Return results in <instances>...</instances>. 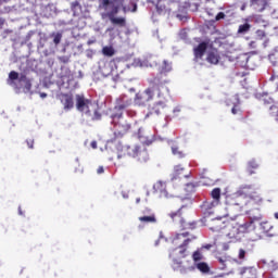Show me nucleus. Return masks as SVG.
Returning <instances> with one entry per match:
<instances>
[{"mask_svg": "<svg viewBox=\"0 0 278 278\" xmlns=\"http://www.w3.org/2000/svg\"><path fill=\"white\" fill-rule=\"evenodd\" d=\"M190 232L177 233L173 238L172 242L175 245H178L169 253V257L173 260L172 267L174 270H179L181 275H186L188 270H194V267H186L181 260L188 257V247L192 239L188 238Z\"/></svg>", "mask_w": 278, "mask_h": 278, "instance_id": "f257e3e1", "label": "nucleus"}, {"mask_svg": "<svg viewBox=\"0 0 278 278\" xmlns=\"http://www.w3.org/2000/svg\"><path fill=\"white\" fill-rule=\"evenodd\" d=\"M155 92L157 99H162L164 92H169L168 87L164 86V81L160 80V78H151L149 80V87L135 94V105H138V108H147V103L153 101Z\"/></svg>", "mask_w": 278, "mask_h": 278, "instance_id": "f03ea898", "label": "nucleus"}, {"mask_svg": "<svg viewBox=\"0 0 278 278\" xmlns=\"http://www.w3.org/2000/svg\"><path fill=\"white\" fill-rule=\"evenodd\" d=\"M134 157L140 164H147L149 162V151L147 148H142L140 146H125L122 147L117 152V160H123L125 157Z\"/></svg>", "mask_w": 278, "mask_h": 278, "instance_id": "7ed1b4c3", "label": "nucleus"}, {"mask_svg": "<svg viewBox=\"0 0 278 278\" xmlns=\"http://www.w3.org/2000/svg\"><path fill=\"white\" fill-rule=\"evenodd\" d=\"M168 216L173 220V223L178 225L180 227V229H182V230H186V229H197V223L195 222L188 223L184 218V206H181L177 211H172L168 214Z\"/></svg>", "mask_w": 278, "mask_h": 278, "instance_id": "20e7f679", "label": "nucleus"}, {"mask_svg": "<svg viewBox=\"0 0 278 278\" xmlns=\"http://www.w3.org/2000/svg\"><path fill=\"white\" fill-rule=\"evenodd\" d=\"M93 103L92 100L87 99L84 94H76V110L83 112L86 116H92Z\"/></svg>", "mask_w": 278, "mask_h": 278, "instance_id": "39448f33", "label": "nucleus"}, {"mask_svg": "<svg viewBox=\"0 0 278 278\" xmlns=\"http://www.w3.org/2000/svg\"><path fill=\"white\" fill-rule=\"evenodd\" d=\"M157 71L159 74L153 79H160V81H164V86H166V84H169L170 80L166 78V75H168V73L173 71V66L170 65V63L164 60L162 64L159 65Z\"/></svg>", "mask_w": 278, "mask_h": 278, "instance_id": "423d86ee", "label": "nucleus"}, {"mask_svg": "<svg viewBox=\"0 0 278 278\" xmlns=\"http://www.w3.org/2000/svg\"><path fill=\"white\" fill-rule=\"evenodd\" d=\"M166 92V91H163V93ZM163 100H159L156 102L153 103V105H150L148 108V113H147V117L149 116H153V115H156V116H160L162 114V111L165 110L166 108V99H164V96L162 97Z\"/></svg>", "mask_w": 278, "mask_h": 278, "instance_id": "0eeeda50", "label": "nucleus"}, {"mask_svg": "<svg viewBox=\"0 0 278 278\" xmlns=\"http://www.w3.org/2000/svg\"><path fill=\"white\" fill-rule=\"evenodd\" d=\"M129 129H131V124L127 122L115 124L114 138L111 139V142H116V140H121V138H123L125 134L129 132Z\"/></svg>", "mask_w": 278, "mask_h": 278, "instance_id": "6e6552de", "label": "nucleus"}, {"mask_svg": "<svg viewBox=\"0 0 278 278\" xmlns=\"http://www.w3.org/2000/svg\"><path fill=\"white\" fill-rule=\"evenodd\" d=\"M251 190V186L241 188L233 198H231V205H237L238 207H242L247 204V201L242 200V195H247V191Z\"/></svg>", "mask_w": 278, "mask_h": 278, "instance_id": "1a4fd4ad", "label": "nucleus"}, {"mask_svg": "<svg viewBox=\"0 0 278 278\" xmlns=\"http://www.w3.org/2000/svg\"><path fill=\"white\" fill-rule=\"evenodd\" d=\"M249 227H251V225L248 223L239 226H231V231H229L227 236L228 238H238L240 233H249Z\"/></svg>", "mask_w": 278, "mask_h": 278, "instance_id": "9d476101", "label": "nucleus"}, {"mask_svg": "<svg viewBox=\"0 0 278 278\" xmlns=\"http://www.w3.org/2000/svg\"><path fill=\"white\" fill-rule=\"evenodd\" d=\"M154 192L161 197V199H168V191L166 190V182L159 180L153 186Z\"/></svg>", "mask_w": 278, "mask_h": 278, "instance_id": "9b49d317", "label": "nucleus"}, {"mask_svg": "<svg viewBox=\"0 0 278 278\" xmlns=\"http://www.w3.org/2000/svg\"><path fill=\"white\" fill-rule=\"evenodd\" d=\"M61 103L63 104V108L66 112L75 108V102L73 101V94H70V93L61 94Z\"/></svg>", "mask_w": 278, "mask_h": 278, "instance_id": "f8f14e48", "label": "nucleus"}, {"mask_svg": "<svg viewBox=\"0 0 278 278\" xmlns=\"http://www.w3.org/2000/svg\"><path fill=\"white\" fill-rule=\"evenodd\" d=\"M207 51V42L202 41L201 43H199L194 49H193V53H194V58L195 60H202L203 55H205V52Z\"/></svg>", "mask_w": 278, "mask_h": 278, "instance_id": "ddd939ff", "label": "nucleus"}, {"mask_svg": "<svg viewBox=\"0 0 278 278\" xmlns=\"http://www.w3.org/2000/svg\"><path fill=\"white\" fill-rule=\"evenodd\" d=\"M129 105H131V100L129 98H126V97L118 98L116 100L114 110H122L125 112V110H127V108H129Z\"/></svg>", "mask_w": 278, "mask_h": 278, "instance_id": "4468645a", "label": "nucleus"}, {"mask_svg": "<svg viewBox=\"0 0 278 278\" xmlns=\"http://www.w3.org/2000/svg\"><path fill=\"white\" fill-rule=\"evenodd\" d=\"M250 5L256 12H264L268 5V2L266 0H251Z\"/></svg>", "mask_w": 278, "mask_h": 278, "instance_id": "2eb2a0df", "label": "nucleus"}, {"mask_svg": "<svg viewBox=\"0 0 278 278\" xmlns=\"http://www.w3.org/2000/svg\"><path fill=\"white\" fill-rule=\"evenodd\" d=\"M218 205H219L218 202H215L214 200H212V201L203 202L201 207L205 212V214H212V210H214V207H218Z\"/></svg>", "mask_w": 278, "mask_h": 278, "instance_id": "dca6fc26", "label": "nucleus"}, {"mask_svg": "<svg viewBox=\"0 0 278 278\" xmlns=\"http://www.w3.org/2000/svg\"><path fill=\"white\" fill-rule=\"evenodd\" d=\"M225 227H227L225 222H223L222 218H216L212 220L211 231H220L222 229H225Z\"/></svg>", "mask_w": 278, "mask_h": 278, "instance_id": "f3484780", "label": "nucleus"}, {"mask_svg": "<svg viewBox=\"0 0 278 278\" xmlns=\"http://www.w3.org/2000/svg\"><path fill=\"white\" fill-rule=\"evenodd\" d=\"M138 220L143 225H155L157 223V216H139Z\"/></svg>", "mask_w": 278, "mask_h": 278, "instance_id": "a211bd4d", "label": "nucleus"}, {"mask_svg": "<svg viewBox=\"0 0 278 278\" xmlns=\"http://www.w3.org/2000/svg\"><path fill=\"white\" fill-rule=\"evenodd\" d=\"M170 149L173 155H175L176 157H179L180 160H182V157H186V152H184L181 148H179V144L173 143Z\"/></svg>", "mask_w": 278, "mask_h": 278, "instance_id": "6ab92c4d", "label": "nucleus"}, {"mask_svg": "<svg viewBox=\"0 0 278 278\" xmlns=\"http://www.w3.org/2000/svg\"><path fill=\"white\" fill-rule=\"evenodd\" d=\"M206 61L210 64H218V62H220V55H218L217 51H211L207 54Z\"/></svg>", "mask_w": 278, "mask_h": 278, "instance_id": "aec40b11", "label": "nucleus"}, {"mask_svg": "<svg viewBox=\"0 0 278 278\" xmlns=\"http://www.w3.org/2000/svg\"><path fill=\"white\" fill-rule=\"evenodd\" d=\"M194 266L200 273H203L204 275H207L210 273V265L205 262H198L194 263Z\"/></svg>", "mask_w": 278, "mask_h": 278, "instance_id": "412c9836", "label": "nucleus"}, {"mask_svg": "<svg viewBox=\"0 0 278 278\" xmlns=\"http://www.w3.org/2000/svg\"><path fill=\"white\" fill-rule=\"evenodd\" d=\"M112 25H118V27H127V20L125 17H111Z\"/></svg>", "mask_w": 278, "mask_h": 278, "instance_id": "4be33fe9", "label": "nucleus"}, {"mask_svg": "<svg viewBox=\"0 0 278 278\" xmlns=\"http://www.w3.org/2000/svg\"><path fill=\"white\" fill-rule=\"evenodd\" d=\"M249 31H251V24L244 23L239 25L237 34L239 36H244L245 34H249Z\"/></svg>", "mask_w": 278, "mask_h": 278, "instance_id": "5701e85b", "label": "nucleus"}, {"mask_svg": "<svg viewBox=\"0 0 278 278\" xmlns=\"http://www.w3.org/2000/svg\"><path fill=\"white\" fill-rule=\"evenodd\" d=\"M114 53H116V51L112 46H105L102 48V55H105V58H112Z\"/></svg>", "mask_w": 278, "mask_h": 278, "instance_id": "b1692460", "label": "nucleus"}, {"mask_svg": "<svg viewBox=\"0 0 278 278\" xmlns=\"http://www.w3.org/2000/svg\"><path fill=\"white\" fill-rule=\"evenodd\" d=\"M220 188H214L212 191H211V197L213 199V201H215L217 204L220 205Z\"/></svg>", "mask_w": 278, "mask_h": 278, "instance_id": "393cba45", "label": "nucleus"}, {"mask_svg": "<svg viewBox=\"0 0 278 278\" xmlns=\"http://www.w3.org/2000/svg\"><path fill=\"white\" fill-rule=\"evenodd\" d=\"M256 168H260V164L257 163V161L252 160L248 163V173H249V175H253L255 173L253 170H256Z\"/></svg>", "mask_w": 278, "mask_h": 278, "instance_id": "a878e982", "label": "nucleus"}, {"mask_svg": "<svg viewBox=\"0 0 278 278\" xmlns=\"http://www.w3.org/2000/svg\"><path fill=\"white\" fill-rule=\"evenodd\" d=\"M123 110H114L113 114H111L113 123H116V121H121V118H123Z\"/></svg>", "mask_w": 278, "mask_h": 278, "instance_id": "bb28decb", "label": "nucleus"}, {"mask_svg": "<svg viewBox=\"0 0 278 278\" xmlns=\"http://www.w3.org/2000/svg\"><path fill=\"white\" fill-rule=\"evenodd\" d=\"M269 60L271 61L273 64V77H275L276 79H278V61H274L275 60V55H270Z\"/></svg>", "mask_w": 278, "mask_h": 278, "instance_id": "cd10ccee", "label": "nucleus"}, {"mask_svg": "<svg viewBox=\"0 0 278 278\" xmlns=\"http://www.w3.org/2000/svg\"><path fill=\"white\" fill-rule=\"evenodd\" d=\"M192 260L194 264H198L199 262H201V260H203V254L201 253V251L197 250L192 253Z\"/></svg>", "mask_w": 278, "mask_h": 278, "instance_id": "c85d7f7f", "label": "nucleus"}, {"mask_svg": "<svg viewBox=\"0 0 278 278\" xmlns=\"http://www.w3.org/2000/svg\"><path fill=\"white\" fill-rule=\"evenodd\" d=\"M119 8L118 7H113L110 12L106 13L108 18H114L116 17V14H118Z\"/></svg>", "mask_w": 278, "mask_h": 278, "instance_id": "c756f323", "label": "nucleus"}, {"mask_svg": "<svg viewBox=\"0 0 278 278\" xmlns=\"http://www.w3.org/2000/svg\"><path fill=\"white\" fill-rule=\"evenodd\" d=\"M266 38V30L257 29L255 31V40H264Z\"/></svg>", "mask_w": 278, "mask_h": 278, "instance_id": "7c9ffc66", "label": "nucleus"}, {"mask_svg": "<svg viewBox=\"0 0 278 278\" xmlns=\"http://www.w3.org/2000/svg\"><path fill=\"white\" fill-rule=\"evenodd\" d=\"M184 170H185V168L181 167V165H176L174 167V178L179 177V175H184Z\"/></svg>", "mask_w": 278, "mask_h": 278, "instance_id": "2f4dec72", "label": "nucleus"}, {"mask_svg": "<svg viewBox=\"0 0 278 278\" xmlns=\"http://www.w3.org/2000/svg\"><path fill=\"white\" fill-rule=\"evenodd\" d=\"M231 114L242 116V109H240V105L235 104L231 109Z\"/></svg>", "mask_w": 278, "mask_h": 278, "instance_id": "473e14b6", "label": "nucleus"}, {"mask_svg": "<svg viewBox=\"0 0 278 278\" xmlns=\"http://www.w3.org/2000/svg\"><path fill=\"white\" fill-rule=\"evenodd\" d=\"M18 73L16 71H11L9 73V80L10 81H16V79H18Z\"/></svg>", "mask_w": 278, "mask_h": 278, "instance_id": "72a5a7b5", "label": "nucleus"}, {"mask_svg": "<svg viewBox=\"0 0 278 278\" xmlns=\"http://www.w3.org/2000/svg\"><path fill=\"white\" fill-rule=\"evenodd\" d=\"M141 216H155L153 210L146 207L144 210L141 211Z\"/></svg>", "mask_w": 278, "mask_h": 278, "instance_id": "f704fd0d", "label": "nucleus"}, {"mask_svg": "<svg viewBox=\"0 0 278 278\" xmlns=\"http://www.w3.org/2000/svg\"><path fill=\"white\" fill-rule=\"evenodd\" d=\"M53 42L54 45L58 47V45H60V42H62V34L58 33L54 38H53Z\"/></svg>", "mask_w": 278, "mask_h": 278, "instance_id": "c9c22d12", "label": "nucleus"}, {"mask_svg": "<svg viewBox=\"0 0 278 278\" xmlns=\"http://www.w3.org/2000/svg\"><path fill=\"white\" fill-rule=\"evenodd\" d=\"M92 121H101V114L99 113V110H97V109H93Z\"/></svg>", "mask_w": 278, "mask_h": 278, "instance_id": "e433bc0d", "label": "nucleus"}, {"mask_svg": "<svg viewBox=\"0 0 278 278\" xmlns=\"http://www.w3.org/2000/svg\"><path fill=\"white\" fill-rule=\"evenodd\" d=\"M28 80H29V78H27V75H25V74H21L20 77H18L20 83L25 84Z\"/></svg>", "mask_w": 278, "mask_h": 278, "instance_id": "4c0bfd02", "label": "nucleus"}, {"mask_svg": "<svg viewBox=\"0 0 278 278\" xmlns=\"http://www.w3.org/2000/svg\"><path fill=\"white\" fill-rule=\"evenodd\" d=\"M247 255V251H244V249H240L239 250V260H244Z\"/></svg>", "mask_w": 278, "mask_h": 278, "instance_id": "58836bf2", "label": "nucleus"}, {"mask_svg": "<svg viewBox=\"0 0 278 278\" xmlns=\"http://www.w3.org/2000/svg\"><path fill=\"white\" fill-rule=\"evenodd\" d=\"M24 88L26 90H31V80L30 79L26 80V83H24Z\"/></svg>", "mask_w": 278, "mask_h": 278, "instance_id": "ea45409f", "label": "nucleus"}, {"mask_svg": "<svg viewBox=\"0 0 278 278\" xmlns=\"http://www.w3.org/2000/svg\"><path fill=\"white\" fill-rule=\"evenodd\" d=\"M26 144H27L28 149H34V139H27Z\"/></svg>", "mask_w": 278, "mask_h": 278, "instance_id": "a19ab883", "label": "nucleus"}, {"mask_svg": "<svg viewBox=\"0 0 278 278\" xmlns=\"http://www.w3.org/2000/svg\"><path fill=\"white\" fill-rule=\"evenodd\" d=\"M186 187H187V190H190L191 192L192 190H194V188H197V186L192 182L187 184Z\"/></svg>", "mask_w": 278, "mask_h": 278, "instance_id": "79ce46f5", "label": "nucleus"}, {"mask_svg": "<svg viewBox=\"0 0 278 278\" xmlns=\"http://www.w3.org/2000/svg\"><path fill=\"white\" fill-rule=\"evenodd\" d=\"M222 18H225V14L223 12H219L216 16H215V21H222Z\"/></svg>", "mask_w": 278, "mask_h": 278, "instance_id": "37998d69", "label": "nucleus"}, {"mask_svg": "<svg viewBox=\"0 0 278 278\" xmlns=\"http://www.w3.org/2000/svg\"><path fill=\"white\" fill-rule=\"evenodd\" d=\"M105 173V169L103 168V166H99L97 169V174L98 175H103Z\"/></svg>", "mask_w": 278, "mask_h": 278, "instance_id": "c03bdc74", "label": "nucleus"}, {"mask_svg": "<svg viewBox=\"0 0 278 278\" xmlns=\"http://www.w3.org/2000/svg\"><path fill=\"white\" fill-rule=\"evenodd\" d=\"M217 260L219 264H222V266H225V262H227V258L218 257Z\"/></svg>", "mask_w": 278, "mask_h": 278, "instance_id": "a18cd8bd", "label": "nucleus"}, {"mask_svg": "<svg viewBox=\"0 0 278 278\" xmlns=\"http://www.w3.org/2000/svg\"><path fill=\"white\" fill-rule=\"evenodd\" d=\"M103 8H108L110 5V0H102Z\"/></svg>", "mask_w": 278, "mask_h": 278, "instance_id": "49530a36", "label": "nucleus"}, {"mask_svg": "<svg viewBox=\"0 0 278 278\" xmlns=\"http://www.w3.org/2000/svg\"><path fill=\"white\" fill-rule=\"evenodd\" d=\"M18 214L20 216H25V213L23 212V208L21 206H18Z\"/></svg>", "mask_w": 278, "mask_h": 278, "instance_id": "de8ad7c7", "label": "nucleus"}, {"mask_svg": "<svg viewBox=\"0 0 278 278\" xmlns=\"http://www.w3.org/2000/svg\"><path fill=\"white\" fill-rule=\"evenodd\" d=\"M128 116H136V112L135 111H127Z\"/></svg>", "mask_w": 278, "mask_h": 278, "instance_id": "09e8293b", "label": "nucleus"}, {"mask_svg": "<svg viewBox=\"0 0 278 278\" xmlns=\"http://www.w3.org/2000/svg\"><path fill=\"white\" fill-rule=\"evenodd\" d=\"M248 270H250V273H254V275H257V269L255 268H248Z\"/></svg>", "mask_w": 278, "mask_h": 278, "instance_id": "8fccbe9b", "label": "nucleus"}, {"mask_svg": "<svg viewBox=\"0 0 278 278\" xmlns=\"http://www.w3.org/2000/svg\"><path fill=\"white\" fill-rule=\"evenodd\" d=\"M250 47H251L252 49H255V47H256L255 41H251V42H250Z\"/></svg>", "mask_w": 278, "mask_h": 278, "instance_id": "3c124183", "label": "nucleus"}, {"mask_svg": "<svg viewBox=\"0 0 278 278\" xmlns=\"http://www.w3.org/2000/svg\"><path fill=\"white\" fill-rule=\"evenodd\" d=\"M91 148H92V149H97V141H92V142H91Z\"/></svg>", "mask_w": 278, "mask_h": 278, "instance_id": "603ef678", "label": "nucleus"}, {"mask_svg": "<svg viewBox=\"0 0 278 278\" xmlns=\"http://www.w3.org/2000/svg\"><path fill=\"white\" fill-rule=\"evenodd\" d=\"M254 220H262V214H258L256 217H254Z\"/></svg>", "mask_w": 278, "mask_h": 278, "instance_id": "864d4df0", "label": "nucleus"}, {"mask_svg": "<svg viewBox=\"0 0 278 278\" xmlns=\"http://www.w3.org/2000/svg\"><path fill=\"white\" fill-rule=\"evenodd\" d=\"M40 98H41V99H47V93L41 92V93H40Z\"/></svg>", "mask_w": 278, "mask_h": 278, "instance_id": "5fc2aeb1", "label": "nucleus"}, {"mask_svg": "<svg viewBox=\"0 0 278 278\" xmlns=\"http://www.w3.org/2000/svg\"><path fill=\"white\" fill-rule=\"evenodd\" d=\"M4 34H12V30L5 29V30H4Z\"/></svg>", "mask_w": 278, "mask_h": 278, "instance_id": "6e6d98bb", "label": "nucleus"}, {"mask_svg": "<svg viewBox=\"0 0 278 278\" xmlns=\"http://www.w3.org/2000/svg\"><path fill=\"white\" fill-rule=\"evenodd\" d=\"M136 203H140V198H137V199H136Z\"/></svg>", "mask_w": 278, "mask_h": 278, "instance_id": "4d7b16f0", "label": "nucleus"}, {"mask_svg": "<svg viewBox=\"0 0 278 278\" xmlns=\"http://www.w3.org/2000/svg\"><path fill=\"white\" fill-rule=\"evenodd\" d=\"M274 216H275V218L278 220V213H275Z\"/></svg>", "mask_w": 278, "mask_h": 278, "instance_id": "13d9d810", "label": "nucleus"}, {"mask_svg": "<svg viewBox=\"0 0 278 278\" xmlns=\"http://www.w3.org/2000/svg\"><path fill=\"white\" fill-rule=\"evenodd\" d=\"M212 248V245H205L204 247V249H211Z\"/></svg>", "mask_w": 278, "mask_h": 278, "instance_id": "bf43d9fd", "label": "nucleus"}, {"mask_svg": "<svg viewBox=\"0 0 278 278\" xmlns=\"http://www.w3.org/2000/svg\"><path fill=\"white\" fill-rule=\"evenodd\" d=\"M136 10H137V5L135 4L132 12H136Z\"/></svg>", "mask_w": 278, "mask_h": 278, "instance_id": "052dcab7", "label": "nucleus"}, {"mask_svg": "<svg viewBox=\"0 0 278 278\" xmlns=\"http://www.w3.org/2000/svg\"><path fill=\"white\" fill-rule=\"evenodd\" d=\"M227 227H228L229 229H231V226L228 225Z\"/></svg>", "mask_w": 278, "mask_h": 278, "instance_id": "680f3d73", "label": "nucleus"}, {"mask_svg": "<svg viewBox=\"0 0 278 278\" xmlns=\"http://www.w3.org/2000/svg\"><path fill=\"white\" fill-rule=\"evenodd\" d=\"M192 239H193V240H195V239H197V237H192Z\"/></svg>", "mask_w": 278, "mask_h": 278, "instance_id": "e2e57ef3", "label": "nucleus"}, {"mask_svg": "<svg viewBox=\"0 0 278 278\" xmlns=\"http://www.w3.org/2000/svg\"><path fill=\"white\" fill-rule=\"evenodd\" d=\"M124 12H126V9H125V7H124Z\"/></svg>", "mask_w": 278, "mask_h": 278, "instance_id": "0e129e2a", "label": "nucleus"}, {"mask_svg": "<svg viewBox=\"0 0 278 278\" xmlns=\"http://www.w3.org/2000/svg\"><path fill=\"white\" fill-rule=\"evenodd\" d=\"M182 176L188 177V175H182Z\"/></svg>", "mask_w": 278, "mask_h": 278, "instance_id": "69168bd1", "label": "nucleus"}]
</instances>
